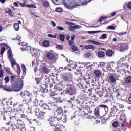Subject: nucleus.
I'll return each mask as SVG.
<instances>
[{
	"label": "nucleus",
	"mask_w": 131,
	"mask_h": 131,
	"mask_svg": "<svg viewBox=\"0 0 131 131\" xmlns=\"http://www.w3.org/2000/svg\"><path fill=\"white\" fill-rule=\"evenodd\" d=\"M60 118H58V119L60 121L61 123L62 122H66V116H64L63 115H59Z\"/></svg>",
	"instance_id": "nucleus-14"
},
{
	"label": "nucleus",
	"mask_w": 131,
	"mask_h": 131,
	"mask_svg": "<svg viewBox=\"0 0 131 131\" xmlns=\"http://www.w3.org/2000/svg\"><path fill=\"white\" fill-rule=\"evenodd\" d=\"M5 111H6V112H7V113L12 112V107H8L7 108V109L6 110H5Z\"/></svg>",
	"instance_id": "nucleus-57"
},
{
	"label": "nucleus",
	"mask_w": 131,
	"mask_h": 131,
	"mask_svg": "<svg viewBox=\"0 0 131 131\" xmlns=\"http://www.w3.org/2000/svg\"><path fill=\"white\" fill-rule=\"evenodd\" d=\"M108 66L110 67L112 69L115 66V64L113 62H111L108 64Z\"/></svg>",
	"instance_id": "nucleus-54"
},
{
	"label": "nucleus",
	"mask_w": 131,
	"mask_h": 131,
	"mask_svg": "<svg viewBox=\"0 0 131 131\" xmlns=\"http://www.w3.org/2000/svg\"><path fill=\"white\" fill-rule=\"evenodd\" d=\"M56 112L60 115L61 113H63V109L62 107H58L56 109Z\"/></svg>",
	"instance_id": "nucleus-32"
},
{
	"label": "nucleus",
	"mask_w": 131,
	"mask_h": 131,
	"mask_svg": "<svg viewBox=\"0 0 131 131\" xmlns=\"http://www.w3.org/2000/svg\"><path fill=\"white\" fill-rule=\"evenodd\" d=\"M71 49L74 52H75L76 51H78V47H77V46H76V45H73V46H72L71 47Z\"/></svg>",
	"instance_id": "nucleus-37"
},
{
	"label": "nucleus",
	"mask_w": 131,
	"mask_h": 131,
	"mask_svg": "<svg viewBox=\"0 0 131 131\" xmlns=\"http://www.w3.org/2000/svg\"><path fill=\"white\" fill-rule=\"evenodd\" d=\"M5 71L7 72V73H8V74H9L10 75H13V73H12L11 72V71H10V68H6Z\"/></svg>",
	"instance_id": "nucleus-40"
},
{
	"label": "nucleus",
	"mask_w": 131,
	"mask_h": 131,
	"mask_svg": "<svg viewBox=\"0 0 131 131\" xmlns=\"http://www.w3.org/2000/svg\"><path fill=\"white\" fill-rule=\"evenodd\" d=\"M56 48L59 49V50H63V49H64L62 45H57Z\"/></svg>",
	"instance_id": "nucleus-49"
},
{
	"label": "nucleus",
	"mask_w": 131,
	"mask_h": 131,
	"mask_svg": "<svg viewBox=\"0 0 131 131\" xmlns=\"http://www.w3.org/2000/svg\"><path fill=\"white\" fill-rule=\"evenodd\" d=\"M57 29L58 30H64V28H63V27H61V26H57Z\"/></svg>",
	"instance_id": "nucleus-64"
},
{
	"label": "nucleus",
	"mask_w": 131,
	"mask_h": 131,
	"mask_svg": "<svg viewBox=\"0 0 131 131\" xmlns=\"http://www.w3.org/2000/svg\"><path fill=\"white\" fill-rule=\"evenodd\" d=\"M46 58L49 60H54L55 59V55L53 53H48L46 54Z\"/></svg>",
	"instance_id": "nucleus-15"
},
{
	"label": "nucleus",
	"mask_w": 131,
	"mask_h": 131,
	"mask_svg": "<svg viewBox=\"0 0 131 131\" xmlns=\"http://www.w3.org/2000/svg\"><path fill=\"white\" fill-rule=\"evenodd\" d=\"M105 56V53L103 51H99L98 53V57L99 58H104Z\"/></svg>",
	"instance_id": "nucleus-24"
},
{
	"label": "nucleus",
	"mask_w": 131,
	"mask_h": 131,
	"mask_svg": "<svg viewBox=\"0 0 131 131\" xmlns=\"http://www.w3.org/2000/svg\"><path fill=\"white\" fill-rule=\"evenodd\" d=\"M54 101L56 103H61V97H60V94L54 98Z\"/></svg>",
	"instance_id": "nucleus-22"
},
{
	"label": "nucleus",
	"mask_w": 131,
	"mask_h": 131,
	"mask_svg": "<svg viewBox=\"0 0 131 131\" xmlns=\"http://www.w3.org/2000/svg\"><path fill=\"white\" fill-rule=\"evenodd\" d=\"M28 8H36V6L34 4H28L26 5Z\"/></svg>",
	"instance_id": "nucleus-46"
},
{
	"label": "nucleus",
	"mask_w": 131,
	"mask_h": 131,
	"mask_svg": "<svg viewBox=\"0 0 131 131\" xmlns=\"http://www.w3.org/2000/svg\"><path fill=\"white\" fill-rule=\"evenodd\" d=\"M42 69L44 72V73H46V74H48L49 73V69L46 66H43L42 67Z\"/></svg>",
	"instance_id": "nucleus-30"
},
{
	"label": "nucleus",
	"mask_w": 131,
	"mask_h": 131,
	"mask_svg": "<svg viewBox=\"0 0 131 131\" xmlns=\"http://www.w3.org/2000/svg\"><path fill=\"white\" fill-rule=\"evenodd\" d=\"M113 54H114V52H113L112 50H108L106 52V55L107 56V57H112Z\"/></svg>",
	"instance_id": "nucleus-18"
},
{
	"label": "nucleus",
	"mask_w": 131,
	"mask_h": 131,
	"mask_svg": "<svg viewBox=\"0 0 131 131\" xmlns=\"http://www.w3.org/2000/svg\"><path fill=\"white\" fill-rule=\"evenodd\" d=\"M123 70H124V69L123 68V69H121V68H118L117 69V72L118 73H121V72L123 71Z\"/></svg>",
	"instance_id": "nucleus-56"
},
{
	"label": "nucleus",
	"mask_w": 131,
	"mask_h": 131,
	"mask_svg": "<svg viewBox=\"0 0 131 131\" xmlns=\"http://www.w3.org/2000/svg\"><path fill=\"white\" fill-rule=\"evenodd\" d=\"M13 107H14L16 110L19 111V110H21L20 107H23V104H19V102H15L14 104H13Z\"/></svg>",
	"instance_id": "nucleus-12"
},
{
	"label": "nucleus",
	"mask_w": 131,
	"mask_h": 131,
	"mask_svg": "<svg viewBox=\"0 0 131 131\" xmlns=\"http://www.w3.org/2000/svg\"><path fill=\"white\" fill-rule=\"evenodd\" d=\"M6 103L8 104V103H10V105H11V106H14L15 104V101L14 100H11V99H9L8 101H6Z\"/></svg>",
	"instance_id": "nucleus-38"
},
{
	"label": "nucleus",
	"mask_w": 131,
	"mask_h": 131,
	"mask_svg": "<svg viewBox=\"0 0 131 131\" xmlns=\"http://www.w3.org/2000/svg\"><path fill=\"white\" fill-rule=\"evenodd\" d=\"M106 64H107L106 62H100V66H102V67H105V66H106Z\"/></svg>",
	"instance_id": "nucleus-61"
},
{
	"label": "nucleus",
	"mask_w": 131,
	"mask_h": 131,
	"mask_svg": "<svg viewBox=\"0 0 131 131\" xmlns=\"http://www.w3.org/2000/svg\"><path fill=\"white\" fill-rule=\"evenodd\" d=\"M127 8H128V9H130L131 10V2H129L128 4H127Z\"/></svg>",
	"instance_id": "nucleus-62"
},
{
	"label": "nucleus",
	"mask_w": 131,
	"mask_h": 131,
	"mask_svg": "<svg viewBox=\"0 0 131 131\" xmlns=\"http://www.w3.org/2000/svg\"><path fill=\"white\" fill-rule=\"evenodd\" d=\"M5 51H6V48L4 47H2L1 49L0 54L1 55H3L4 53H5Z\"/></svg>",
	"instance_id": "nucleus-47"
},
{
	"label": "nucleus",
	"mask_w": 131,
	"mask_h": 131,
	"mask_svg": "<svg viewBox=\"0 0 131 131\" xmlns=\"http://www.w3.org/2000/svg\"><path fill=\"white\" fill-rule=\"evenodd\" d=\"M21 96L24 98L23 102L25 104H28V103H30V102H31V97H30V95L21 93Z\"/></svg>",
	"instance_id": "nucleus-5"
},
{
	"label": "nucleus",
	"mask_w": 131,
	"mask_h": 131,
	"mask_svg": "<svg viewBox=\"0 0 131 131\" xmlns=\"http://www.w3.org/2000/svg\"><path fill=\"white\" fill-rule=\"evenodd\" d=\"M102 109H103V110H105L106 112H108L109 108H108V106L105 104H101L98 106L97 108H96L94 110V115L95 116H97V117H100V111L102 110Z\"/></svg>",
	"instance_id": "nucleus-2"
},
{
	"label": "nucleus",
	"mask_w": 131,
	"mask_h": 131,
	"mask_svg": "<svg viewBox=\"0 0 131 131\" xmlns=\"http://www.w3.org/2000/svg\"><path fill=\"white\" fill-rule=\"evenodd\" d=\"M59 94L55 93V92L53 91L51 92L50 97L51 98H53V99H55V98L57 97V96H59Z\"/></svg>",
	"instance_id": "nucleus-21"
},
{
	"label": "nucleus",
	"mask_w": 131,
	"mask_h": 131,
	"mask_svg": "<svg viewBox=\"0 0 131 131\" xmlns=\"http://www.w3.org/2000/svg\"><path fill=\"white\" fill-rule=\"evenodd\" d=\"M106 19H107V16H101L100 18V19L98 20V22H103V21H106Z\"/></svg>",
	"instance_id": "nucleus-33"
},
{
	"label": "nucleus",
	"mask_w": 131,
	"mask_h": 131,
	"mask_svg": "<svg viewBox=\"0 0 131 131\" xmlns=\"http://www.w3.org/2000/svg\"><path fill=\"white\" fill-rule=\"evenodd\" d=\"M43 47L45 48H48V47H50V42L48 40H44L42 42Z\"/></svg>",
	"instance_id": "nucleus-20"
},
{
	"label": "nucleus",
	"mask_w": 131,
	"mask_h": 131,
	"mask_svg": "<svg viewBox=\"0 0 131 131\" xmlns=\"http://www.w3.org/2000/svg\"><path fill=\"white\" fill-rule=\"evenodd\" d=\"M11 127L12 131H18V129H21V128L18 125L15 124H11Z\"/></svg>",
	"instance_id": "nucleus-13"
},
{
	"label": "nucleus",
	"mask_w": 131,
	"mask_h": 131,
	"mask_svg": "<svg viewBox=\"0 0 131 131\" xmlns=\"http://www.w3.org/2000/svg\"><path fill=\"white\" fill-rule=\"evenodd\" d=\"M109 78L111 82H112V83H115V82H116V79L114 78V76L113 75L110 76Z\"/></svg>",
	"instance_id": "nucleus-28"
},
{
	"label": "nucleus",
	"mask_w": 131,
	"mask_h": 131,
	"mask_svg": "<svg viewBox=\"0 0 131 131\" xmlns=\"http://www.w3.org/2000/svg\"><path fill=\"white\" fill-rule=\"evenodd\" d=\"M4 80L5 81V83H8L10 81V77L9 76H6L4 78Z\"/></svg>",
	"instance_id": "nucleus-50"
},
{
	"label": "nucleus",
	"mask_w": 131,
	"mask_h": 131,
	"mask_svg": "<svg viewBox=\"0 0 131 131\" xmlns=\"http://www.w3.org/2000/svg\"><path fill=\"white\" fill-rule=\"evenodd\" d=\"M21 21H18V23H16L14 24V28L15 30H16V31H18L20 28V25L21 24Z\"/></svg>",
	"instance_id": "nucleus-16"
},
{
	"label": "nucleus",
	"mask_w": 131,
	"mask_h": 131,
	"mask_svg": "<svg viewBox=\"0 0 131 131\" xmlns=\"http://www.w3.org/2000/svg\"><path fill=\"white\" fill-rule=\"evenodd\" d=\"M125 82L127 84L131 83V76H129L126 78Z\"/></svg>",
	"instance_id": "nucleus-35"
},
{
	"label": "nucleus",
	"mask_w": 131,
	"mask_h": 131,
	"mask_svg": "<svg viewBox=\"0 0 131 131\" xmlns=\"http://www.w3.org/2000/svg\"><path fill=\"white\" fill-rule=\"evenodd\" d=\"M121 128L122 130L125 131L127 129V126H126L125 124L122 123L121 124Z\"/></svg>",
	"instance_id": "nucleus-29"
},
{
	"label": "nucleus",
	"mask_w": 131,
	"mask_h": 131,
	"mask_svg": "<svg viewBox=\"0 0 131 131\" xmlns=\"http://www.w3.org/2000/svg\"><path fill=\"white\" fill-rule=\"evenodd\" d=\"M61 128H62V127H56L54 131H62V129H61Z\"/></svg>",
	"instance_id": "nucleus-63"
},
{
	"label": "nucleus",
	"mask_w": 131,
	"mask_h": 131,
	"mask_svg": "<svg viewBox=\"0 0 131 131\" xmlns=\"http://www.w3.org/2000/svg\"><path fill=\"white\" fill-rule=\"evenodd\" d=\"M3 89L4 90V91H6L7 92H11V88L7 86H3Z\"/></svg>",
	"instance_id": "nucleus-36"
},
{
	"label": "nucleus",
	"mask_w": 131,
	"mask_h": 131,
	"mask_svg": "<svg viewBox=\"0 0 131 131\" xmlns=\"http://www.w3.org/2000/svg\"><path fill=\"white\" fill-rule=\"evenodd\" d=\"M35 51V49L33 48H31L29 50V53H30L31 54H34V51Z\"/></svg>",
	"instance_id": "nucleus-52"
},
{
	"label": "nucleus",
	"mask_w": 131,
	"mask_h": 131,
	"mask_svg": "<svg viewBox=\"0 0 131 131\" xmlns=\"http://www.w3.org/2000/svg\"><path fill=\"white\" fill-rule=\"evenodd\" d=\"M74 26H69V30H70L71 31H74Z\"/></svg>",
	"instance_id": "nucleus-59"
},
{
	"label": "nucleus",
	"mask_w": 131,
	"mask_h": 131,
	"mask_svg": "<svg viewBox=\"0 0 131 131\" xmlns=\"http://www.w3.org/2000/svg\"><path fill=\"white\" fill-rule=\"evenodd\" d=\"M21 68L23 73H26V67H25V65L23 64L21 66Z\"/></svg>",
	"instance_id": "nucleus-48"
},
{
	"label": "nucleus",
	"mask_w": 131,
	"mask_h": 131,
	"mask_svg": "<svg viewBox=\"0 0 131 131\" xmlns=\"http://www.w3.org/2000/svg\"><path fill=\"white\" fill-rule=\"evenodd\" d=\"M24 83H23V80L21 79H19L17 80V83L14 84L15 88L17 89L18 91H20V90H22V88H23Z\"/></svg>",
	"instance_id": "nucleus-6"
},
{
	"label": "nucleus",
	"mask_w": 131,
	"mask_h": 131,
	"mask_svg": "<svg viewBox=\"0 0 131 131\" xmlns=\"http://www.w3.org/2000/svg\"><path fill=\"white\" fill-rule=\"evenodd\" d=\"M22 47L20 48L21 51H27L28 52L29 51V50H30L31 47L28 46L26 45H24V43H21Z\"/></svg>",
	"instance_id": "nucleus-11"
},
{
	"label": "nucleus",
	"mask_w": 131,
	"mask_h": 131,
	"mask_svg": "<svg viewBox=\"0 0 131 131\" xmlns=\"http://www.w3.org/2000/svg\"><path fill=\"white\" fill-rule=\"evenodd\" d=\"M69 45L70 47H72V46H74L75 44L74 43L73 41L70 40V41H69Z\"/></svg>",
	"instance_id": "nucleus-55"
},
{
	"label": "nucleus",
	"mask_w": 131,
	"mask_h": 131,
	"mask_svg": "<svg viewBox=\"0 0 131 131\" xmlns=\"http://www.w3.org/2000/svg\"><path fill=\"white\" fill-rule=\"evenodd\" d=\"M84 116H85V117L86 118H87L88 119H92V118H93V117H94V116H92L89 115V114H88V113H85L84 114Z\"/></svg>",
	"instance_id": "nucleus-31"
},
{
	"label": "nucleus",
	"mask_w": 131,
	"mask_h": 131,
	"mask_svg": "<svg viewBox=\"0 0 131 131\" xmlns=\"http://www.w3.org/2000/svg\"><path fill=\"white\" fill-rule=\"evenodd\" d=\"M119 49L121 52H124V51H125V47H124L123 45H121Z\"/></svg>",
	"instance_id": "nucleus-51"
},
{
	"label": "nucleus",
	"mask_w": 131,
	"mask_h": 131,
	"mask_svg": "<svg viewBox=\"0 0 131 131\" xmlns=\"http://www.w3.org/2000/svg\"><path fill=\"white\" fill-rule=\"evenodd\" d=\"M67 7L68 9H73V8H74V4H73V3L70 2L67 5Z\"/></svg>",
	"instance_id": "nucleus-27"
},
{
	"label": "nucleus",
	"mask_w": 131,
	"mask_h": 131,
	"mask_svg": "<svg viewBox=\"0 0 131 131\" xmlns=\"http://www.w3.org/2000/svg\"><path fill=\"white\" fill-rule=\"evenodd\" d=\"M5 13L7 14H9L11 17H13L14 16V13H13V11L10 9L8 8V10H5Z\"/></svg>",
	"instance_id": "nucleus-23"
},
{
	"label": "nucleus",
	"mask_w": 131,
	"mask_h": 131,
	"mask_svg": "<svg viewBox=\"0 0 131 131\" xmlns=\"http://www.w3.org/2000/svg\"><path fill=\"white\" fill-rule=\"evenodd\" d=\"M43 6L45 8H49L50 7V3L48 1H45L42 3Z\"/></svg>",
	"instance_id": "nucleus-25"
},
{
	"label": "nucleus",
	"mask_w": 131,
	"mask_h": 131,
	"mask_svg": "<svg viewBox=\"0 0 131 131\" xmlns=\"http://www.w3.org/2000/svg\"><path fill=\"white\" fill-rule=\"evenodd\" d=\"M124 63H119L118 66V68L124 69Z\"/></svg>",
	"instance_id": "nucleus-44"
},
{
	"label": "nucleus",
	"mask_w": 131,
	"mask_h": 131,
	"mask_svg": "<svg viewBox=\"0 0 131 131\" xmlns=\"http://www.w3.org/2000/svg\"><path fill=\"white\" fill-rule=\"evenodd\" d=\"M50 126H53L54 127H62L63 126V124L61 123V121L59 120V119L53 117L49 119Z\"/></svg>",
	"instance_id": "nucleus-1"
},
{
	"label": "nucleus",
	"mask_w": 131,
	"mask_h": 131,
	"mask_svg": "<svg viewBox=\"0 0 131 131\" xmlns=\"http://www.w3.org/2000/svg\"><path fill=\"white\" fill-rule=\"evenodd\" d=\"M118 125H119V123L117 121H114L112 123V126L113 127H115V128L118 127Z\"/></svg>",
	"instance_id": "nucleus-34"
},
{
	"label": "nucleus",
	"mask_w": 131,
	"mask_h": 131,
	"mask_svg": "<svg viewBox=\"0 0 131 131\" xmlns=\"http://www.w3.org/2000/svg\"><path fill=\"white\" fill-rule=\"evenodd\" d=\"M8 58H10V61L12 64V66H14V65H16V61L15 59L13 58V55L12 54V50L11 49L8 50Z\"/></svg>",
	"instance_id": "nucleus-7"
},
{
	"label": "nucleus",
	"mask_w": 131,
	"mask_h": 131,
	"mask_svg": "<svg viewBox=\"0 0 131 131\" xmlns=\"http://www.w3.org/2000/svg\"><path fill=\"white\" fill-rule=\"evenodd\" d=\"M16 117H18L17 116H13L11 117L10 116L4 115L3 116V119L5 121H9V120H16Z\"/></svg>",
	"instance_id": "nucleus-9"
},
{
	"label": "nucleus",
	"mask_w": 131,
	"mask_h": 131,
	"mask_svg": "<svg viewBox=\"0 0 131 131\" xmlns=\"http://www.w3.org/2000/svg\"><path fill=\"white\" fill-rule=\"evenodd\" d=\"M17 74L18 75H20V74L21 73V68L19 65H17Z\"/></svg>",
	"instance_id": "nucleus-42"
},
{
	"label": "nucleus",
	"mask_w": 131,
	"mask_h": 131,
	"mask_svg": "<svg viewBox=\"0 0 131 131\" xmlns=\"http://www.w3.org/2000/svg\"><path fill=\"white\" fill-rule=\"evenodd\" d=\"M36 115L40 119H43L45 118V115H46V113L43 111L39 110V108H36Z\"/></svg>",
	"instance_id": "nucleus-4"
},
{
	"label": "nucleus",
	"mask_w": 131,
	"mask_h": 131,
	"mask_svg": "<svg viewBox=\"0 0 131 131\" xmlns=\"http://www.w3.org/2000/svg\"><path fill=\"white\" fill-rule=\"evenodd\" d=\"M94 74H95L96 77H100L102 75V72L99 70L94 71Z\"/></svg>",
	"instance_id": "nucleus-19"
},
{
	"label": "nucleus",
	"mask_w": 131,
	"mask_h": 131,
	"mask_svg": "<svg viewBox=\"0 0 131 131\" xmlns=\"http://www.w3.org/2000/svg\"><path fill=\"white\" fill-rule=\"evenodd\" d=\"M35 80L36 81L37 84H39L41 82V78H35Z\"/></svg>",
	"instance_id": "nucleus-45"
},
{
	"label": "nucleus",
	"mask_w": 131,
	"mask_h": 131,
	"mask_svg": "<svg viewBox=\"0 0 131 131\" xmlns=\"http://www.w3.org/2000/svg\"><path fill=\"white\" fill-rule=\"evenodd\" d=\"M14 121H17V124H18V126H21V127H24V122H23L21 120H13Z\"/></svg>",
	"instance_id": "nucleus-17"
},
{
	"label": "nucleus",
	"mask_w": 131,
	"mask_h": 131,
	"mask_svg": "<svg viewBox=\"0 0 131 131\" xmlns=\"http://www.w3.org/2000/svg\"><path fill=\"white\" fill-rule=\"evenodd\" d=\"M95 46L92 45H85L84 46V48L86 49V50H90L91 49H94Z\"/></svg>",
	"instance_id": "nucleus-26"
},
{
	"label": "nucleus",
	"mask_w": 131,
	"mask_h": 131,
	"mask_svg": "<svg viewBox=\"0 0 131 131\" xmlns=\"http://www.w3.org/2000/svg\"><path fill=\"white\" fill-rule=\"evenodd\" d=\"M116 112H117V108H116V107H113L111 108V111L110 112V117H113L115 116Z\"/></svg>",
	"instance_id": "nucleus-10"
},
{
	"label": "nucleus",
	"mask_w": 131,
	"mask_h": 131,
	"mask_svg": "<svg viewBox=\"0 0 131 131\" xmlns=\"http://www.w3.org/2000/svg\"><path fill=\"white\" fill-rule=\"evenodd\" d=\"M10 78L11 81L13 82H15V79H16V77H15V76H11Z\"/></svg>",
	"instance_id": "nucleus-60"
},
{
	"label": "nucleus",
	"mask_w": 131,
	"mask_h": 131,
	"mask_svg": "<svg viewBox=\"0 0 131 131\" xmlns=\"http://www.w3.org/2000/svg\"><path fill=\"white\" fill-rule=\"evenodd\" d=\"M91 43H93V45H96V46H101V43L95 40H91Z\"/></svg>",
	"instance_id": "nucleus-39"
},
{
	"label": "nucleus",
	"mask_w": 131,
	"mask_h": 131,
	"mask_svg": "<svg viewBox=\"0 0 131 131\" xmlns=\"http://www.w3.org/2000/svg\"><path fill=\"white\" fill-rule=\"evenodd\" d=\"M59 38L61 41H65V35L64 34L60 35Z\"/></svg>",
	"instance_id": "nucleus-41"
},
{
	"label": "nucleus",
	"mask_w": 131,
	"mask_h": 131,
	"mask_svg": "<svg viewBox=\"0 0 131 131\" xmlns=\"http://www.w3.org/2000/svg\"><path fill=\"white\" fill-rule=\"evenodd\" d=\"M63 80L64 81H66L67 82H68V81H69V77H68V76H63Z\"/></svg>",
	"instance_id": "nucleus-53"
},
{
	"label": "nucleus",
	"mask_w": 131,
	"mask_h": 131,
	"mask_svg": "<svg viewBox=\"0 0 131 131\" xmlns=\"http://www.w3.org/2000/svg\"><path fill=\"white\" fill-rule=\"evenodd\" d=\"M66 24H67L68 25H70V26H71L72 25H75V23L69 21H67Z\"/></svg>",
	"instance_id": "nucleus-58"
},
{
	"label": "nucleus",
	"mask_w": 131,
	"mask_h": 131,
	"mask_svg": "<svg viewBox=\"0 0 131 131\" xmlns=\"http://www.w3.org/2000/svg\"><path fill=\"white\" fill-rule=\"evenodd\" d=\"M81 106L82 107V108H83V109H84L83 112L84 113H85V112H86V110H87L88 113H89L90 114H91V113H92L93 110H92V108H90V106L86 105V104L84 105L83 102H82L81 103Z\"/></svg>",
	"instance_id": "nucleus-8"
},
{
	"label": "nucleus",
	"mask_w": 131,
	"mask_h": 131,
	"mask_svg": "<svg viewBox=\"0 0 131 131\" xmlns=\"http://www.w3.org/2000/svg\"><path fill=\"white\" fill-rule=\"evenodd\" d=\"M55 11L58 13H61L63 12V9H62L61 7H57L56 8Z\"/></svg>",
	"instance_id": "nucleus-43"
},
{
	"label": "nucleus",
	"mask_w": 131,
	"mask_h": 131,
	"mask_svg": "<svg viewBox=\"0 0 131 131\" xmlns=\"http://www.w3.org/2000/svg\"><path fill=\"white\" fill-rule=\"evenodd\" d=\"M68 88H67V90H66L65 94H69L70 95V96H72L73 95V93H74V86L72 84H66Z\"/></svg>",
	"instance_id": "nucleus-3"
}]
</instances>
